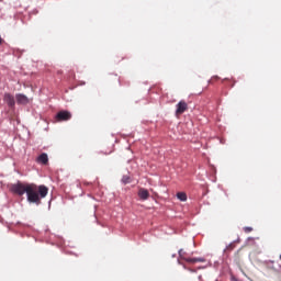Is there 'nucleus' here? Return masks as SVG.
Here are the masks:
<instances>
[{"label": "nucleus", "instance_id": "obj_4", "mask_svg": "<svg viewBox=\"0 0 281 281\" xmlns=\"http://www.w3.org/2000/svg\"><path fill=\"white\" fill-rule=\"evenodd\" d=\"M188 109V103L186 101H180L176 105V115H183L186 113V110Z\"/></svg>", "mask_w": 281, "mask_h": 281}, {"label": "nucleus", "instance_id": "obj_7", "mask_svg": "<svg viewBox=\"0 0 281 281\" xmlns=\"http://www.w3.org/2000/svg\"><path fill=\"white\" fill-rule=\"evenodd\" d=\"M4 102H7L8 106L11 109L14 108V104H16V101H14V95L10 93L4 94Z\"/></svg>", "mask_w": 281, "mask_h": 281}, {"label": "nucleus", "instance_id": "obj_6", "mask_svg": "<svg viewBox=\"0 0 281 281\" xmlns=\"http://www.w3.org/2000/svg\"><path fill=\"white\" fill-rule=\"evenodd\" d=\"M15 100L18 104H30V99L25 94H16Z\"/></svg>", "mask_w": 281, "mask_h": 281}, {"label": "nucleus", "instance_id": "obj_11", "mask_svg": "<svg viewBox=\"0 0 281 281\" xmlns=\"http://www.w3.org/2000/svg\"><path fill=\"white\" fill-rule=\"evenodd\" d=\"M244 232H246V234H249L250 232H254V228L246 226V227H244Z\"/></svg>", "mask_w": 281, "mask_h": 281}, {"label": "nucleus", "instance_id": "obj_10", "mask_svg": "<svg viewBox=\"0 0 281 281\" xmlns=\"http://www.w3.org/2000/svg\"><path fill=\"white\" fill-rule=\"evenodd\" d=\"M122 183H131V176H123Z\"/></svg>", "mask_w": 281, "mask_h": 281}, {"label": "nucleus", "instance_id": "obj_15", "mask_svg": "<svg viewBox=\"0 0 281 281\" xmlns=\"http://www.w3.org/2000/svg\"><path fill=\"white\" fill-rule=\"evenodd\" d=\"M279 258H280V260H281V255H280V257H279Z\"/></svg>", "mask_w": 281, "mask_h": 281}, {"label": "nucleus", "instance_id": "obj_13", "mask_svg": "<svg viewBox=\"0 0 281 281\" xmlns=\"http://www.w3.org/2000/svg\"><path fill=\"white\" fill-rule=\"evenodd\" d=\"M113 78H114V80H115L116 82L120 81V78L117 77V75H114Z\"/></svg>", "mask_w": 281, "mask_h": 281}, {"label": "nucleus", "instance_id": "obj_9", "mask_svg": "<svg viewBox=\"0 0 281 281\" xmlns=\"http://www.w3.org/2000/svg\"><path fill=\"white\" fill-rule=\"evenodd\" d=\"M177 199H179V201H188V194H186V192H178L177 193Z\"/></svg>", "mask_w": 281, "mask_h": 281}, {"label": "nucleus", "instance_id": "obj_12", "mask_svg": "<svg viewBox=\"0 0 281 281\" xmlns=\"http://www.w3.org/2000/svg\"><path fill=\"white\" fill-rule=\"evenodd\" d=\"M226 249H228V250L234 249V244L228 245Z\"/></svg>", "mask_w": 281, "mask_h": 281}, {"label": "nucleus", "instance_id": "obj_14", "mask_svg": "<svg viewBox=\"0 0 281 281\" xmlns=\"http://www.w3.org/2000/svg\"><path fill=\"white\" fill-rule=\"evenodd\" d=\"M1 43H3V40H2L1 36H0V45H1Z\"/></svg>", "mask_w": 281, "mask_h": 281}, {"label": "nucleus", "instance_id": "obj_2", "mask_svg": "<svg viewBox=\"0 0 281 281\" xmlns=\"http://www.w3.org/2000/svg\"><path fill=\"white\" fill-rule=\"evenodd\" d=\"M179 257L181 258V260H184L186 262H189V265H196V262H205L204 258H188V254L186 252V250L180 249L179 250Z\"/></svg>", "mask_w": 281, "mask_h": 281}, {"label": "nucleus", "instance_id": "obj_5", "mask_svg": "<svg viewBox=\"0 0 281 281\" xmlns=\"http://www.w3.org/2000/svg\"><path fill=\"white\" fill-rule=\"evenodd\" d=\"M138 196L140 201H148V199H150V193L146 189L140 188L138 190Z\"/></svg>", "mask_w": 281, "mask_h": 281}, {"label": "nucleus", "instance_id": "obj_8", "mask_svg": "<svg viewBox=\"0 0 281 281\" xmlns=\"http://www.w3.org/2000/svg\"><path fill=\"white\" fill-rule=\"evenodd\" d=\"M37 162L38 164H43L44 166H47V164L49 162V158L47 156V154L43 153L37 157Z\"/></svg>", "mask_w": 281, "mask_h": 281}, {"label": "nucleus", "instance_id": "obj_1", "mask_svg": "<svg viewBox=\"0 0 281 281\" xmlns=\"http://www.w3.org/2000/svg\"><path fill=\"white\" fill-rule=\"evenodd\" d=\"M10 191L13 194H18V196H23V194H26L29 203H35V205H41V199H45V196H47L49 193V189L44 184L36 186L34 183L23 182L11 184Z\"/></svg>", "mask_w": 281, "mask_h": 281}, {"label": "nucleus", "instance_id": "obj_3", "mask_svg": "<svg viewBox=\"0 0 281 281\" xmlns=\"http://www.w3.org/2000/svg\"><path fill=\"white\" fill-rule=\"evenodd\" d=\"M69 120H71V112L69 111H59L56 114L57 122H69Z\"/></svg>", "mask_w": 281, "mask_h": 281}]
</instances>
